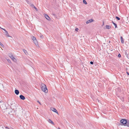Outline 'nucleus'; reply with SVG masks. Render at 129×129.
<instances>
[{
    "label": "nucleus",
    "mask_w": 129,
    "mask_h": 129,
    "mask_svg": "<svg viewBox=\"0 0 129 129\" xmlns=\"http://www.w3.org/2000/svg\"><path fill=\"white\" fill-rule=\"evenodd\" d=\"M41 89L42 91L45 92H47L48 91L46 86L43 83L41 84Z\"/></svg>",
    "instance_id": "1"
},
{
    "label": "nucleus",
    "mask_w": 129,
    "mask_h": 129,
    "mask_svg": "<svg viewBox=\"0 0 129 129\" xmlns=\"http://www.w3.org/2000/svg\"><path fill=\"white\" fill-rule=\"evenodd\" d=\"M10 57L15 62H17V60L13 56V55L11 54L9 55Z\"/></svg>",
    "instance_id": "2"
},
{
    "label": "nucleus",
    "mask_w": 129,
    "mask_h": 129,
    "mask_svg": "<svg viewBox=\"0 0 129 129\" xmlns=\"http://www.w3.org/2000/svg\"><path fill=\"white\" fill-rule=\"evenodd\" d=\"M121 123L123 124H125L127 123V121L125 119H123L121 120Z\"/></svg>",
    "instance_id": "3"
},
{
    "label": "nucleus",
    "mask_w": 129,
    "mask_h": 129,
    "mask_svg": "<svg viewBox=\"0 0 129 129\" xmlns=\"http://www.w3.org/2000/svg\"><path fill=\"white\" fill-rule=\"evenodd\" d=\"M51 109L52 111L58 114V111L55 108L52 107L51 108Z\"/></svg>",
    "instance_id": "4"
},
{
    "label": "nucleus",
    "mask_w": 129,
    "mask_h": 129,
    "mask_svg": "<svg viewBox=\"0 0 129 129\" xmlns=\"http://www.w3.org/2000/svg\"><path fill=\"white\" fill-rule=\"evenodd\" d=\"M47 121L49 123H50L53 124V125H54V123H53V122L50 119H48Z\"/></svg>",
    "instance_id": "5"
},
{
    "label": "nucleus",
    "mask_w": 129,
    "mask_h": 129,
    "mask_svg": "<svg viewBox=\"0 0 129 129\" xmlns=\"http://www.w3.org/2000/svg\"><path fill=\"white\" fill-rule=\"evenodd\" d=\"M45 17L47 20H50V18L46 14H45Z\"/></svg>",
    "instance_id": "6"
},
{
    "label": "nucleus",
    "mask_w": 129,
    "mask_h": 129,
    "mask_svg": "<svg viewBox=\"0 0 129 129\" xmlns=\"http://www.w3.org/2000/svg\"><path fill=\"white\" fill-rule=\"evenodd\" d=\"M93 20L92 19H90L89 20H88L87 21H86V24H88V23H90V22H93Z\"/></svg>",
    "instance_id": "7"
},
{
    "label": "nucleus",
    "mask_w": 129,
    "mask_h": 129,
    "mask_svg": "<svg viewBox=\"0 0 129 129\" xmlns=\"http://www.w3.org/2000/svg\"><path fill=\"white\" fill-rule=\"evenodd\" d=\"M19 97L22 100H24L25 99L24 96L22 95H20Z\"/></svg>",
    "instance_id": "8"
},
{
    "label": "nucleus",
    "mask_w": 129,
    "mask_h": 129,
    "mask_svg": "<svg viewBox=\"0 0 129 129\" xmlns=\"http://www.w3.org/2000/svg\"><path fill=\"white\" fill-rule=\"evenodd\" d=\"M15 92L16 95H18L19 93V91L18 90H16L15 91Z\"/></svg>",
    "instance_id": "9"
},
{
    "label": "nucleus",
    "mask_w": 129,
    "mask_h": 129,
    "mask_svg": "<svg viewBox=\"0 0 129 129\" xmlns=\"http://www.w3.org/2000/svg\"><path fill=\"white\" fill-rule=\"evenodd\" d=\"M33 41L36 45L37 46L38 45L37 41L36 39Z\"/></svg>",
    "instance_id": "10"
},
{
    "label": "nucleus",
    "mask_w": 129,
    "mask_h": 129,
    "mask_svg": "<svg viewBox=\"0 0 129 129\" xmlns=\"http://www.w3.org/2000/svg\"><path fill=\"white\" fill-rule=\"evenodd\" d=\"M120 40L121 41V43L122 44L124 43V41L123 40V38L121 36L120 37Z\"/></svg>",
    "instance_id": "11"
},
{
    "label": "nucleus",
    "mask_w": 129,
    "mask_h": 129,
    "mask_svg": "<svg viewBox=\"0 0 129 129\" xmlns=\"http://www.w3.org/2000/svg\"><path fill=\"white\" fill-rule=\"evenodd\" d=\"M23 51L25 54L26 55H27L28 54V53L27 51L25 49H23Z\"/></svg>",
    "instance_id": "12"
},
{
    "label": "nucleus",
    "mask_w": 129,
    "mask_h": 129,
    "mask_svg": "<svg viewBox=\"0 0 129 129\" xmlns=\"http://www.w3.org/2000/svg\"><path fill=\"white\" fill-rule=\"evenodd\" d=\"M106 27L107 29H109L111 28V26H110L107 25L106 26Z\"/></svg>",
    "instance_id": "13"
},
{
    "label": "nucleus",
    "mask_w": 129,
    "mask_h": 129,
    "mask_svg": "<svg viewBox=\"0 0 129 129\" xmlns=\"http://www.w3.org/2000/svg\"><path fill=\"white\" fill-rule=\"evenodd\" d=\"M6 35L7 37H11L9 35L8 32H6Z\"/></svg>",
    "instance_id": "14"
},
{
    "label": "nucleus",
    "mask_w": 129,
    "mask_h": 129,
    "mask_svg": "<svg viewBox=\"0 0 129 129\" xmlns=\"http://www.w3.org/2000/svg\"><path fill=\"white\" fill-rule=\"evenodd\" d=\"M2 29H3L4 31V33H6V32H8L4 28H2Z\"/></svg>",
    "instance_id": "15"
},
{
    "label": "nucleus",
    "mask_w": 129,
    "mask_h": 129,
    "mask_svg": "<svg viewBox=\"0 0 129 129\" xmlns=\"http://www.w3.org/2000/svg\"><path fill=\"white\" fill-rule=\"evenodd\" d=\"M32 39L33 40V41L34 40H36V38L35 37H32Z\"/></svg>",
    "instance_id": "16"
},
{
    "label": "nucleus",
    "mask_w": 129,
    "mask_h": 129,
    "mask_svg": "<svg viewBox=\"0 0 129 129\" xmlns=\"http://www.w3.org/2000/svg\"><path fill=\"white\" fill-rule=\"evenodd\" d=\"M126 125L129 127V122H127V123H126Z\"/></svg>",
    "instance_id": "17"
},
{
    "label": "nucleus",
    "mask_w": 129,
    "mask_h": 129,
    "mask_svg": "<svg viewBox=\"0 0 129 129\" xmlns=\"http://www.w3.org/2000/svg\"><path fill=\"white\" fill-rule=\"evenodd\" d=\"M83 2L85 4H87V3L85 0H83Z\"/></svg>",
    "instance_id": "18"
},
{
    "label": "nucleus",
    "mask_w": 129,
    "mask_h": 129,
    "mask_svg": "<svg viewBox=\"0 0 129 129\" xmlns=\"http://www.w3.org/2000/svg\"><path fill=\"white\" fill-rule=\"evenodd\" d=\"M116 19L118 20H120V18H119V17H117V16H116Z\"/></svg>",
    "instance_id": "19"
},
{
    "label": "nucleus",
    "mask_w": 129,
    "mask_h": 129,
    "mask_svg": "<svg viewBox=\"0 0 129 129\" xmlns=\"http://www.w3.org/2000/svg\"><path fill=\"white\" fill-rule=\"evenodd\" d=\"M113 24L115 25V28H116L117 27V26L116 24L115 23H113Z\"/></svg>",
    "instance_id": "20"
},
{
    "label": "nucleus",
    "mask_w": 129,
    "mask_h": 129,
    "mask_svg": "<svg viewBox=\"0 0 129 129\" xmlns=\"http://www.w3.org/2000/svg\"><path fill=\"white\" fill-rule=\"evenodd\" d=\"M0 45L2 47L4 46L3 45V44H2L1 42H0Z\"/></svg>",
    "instance_id": "21"
},
{
    "label": "nucleus",
    "mask_w": 129,
    "mask_h": 129,
    "mask_svg": "<svg viewBox=\"0 0 129 129\" xmlns=\"http://www.w3.org/2000/svg\"><path fill=\"white\" fill-rule=\"evenodd\" d=\"M7 61L9 62H10V63L11 62V61L9 59H7Z\"/></svg>",
    "instance_id": "22"
},
{
    "label": "nucleus",
    "mask_w": 129,
    "mask_h": 129,
    "mask_svg": "<svg viewBox=\"0 0 129 129\" xmlns=\"http://www.w3.org/2000/svg\"><path fill=\"white\" fill-rule=\"evenodd\" d=\"M127 18V20L126 21H127V23H128V22H129V20H128V18Z\"/></svg>",
    "instance_id": "23"
},
{
    "label": "nucleus",
    "mask_w": 129,
    "mask_h": 129,
    "mask_svg": "<svg viewBox=\"0 0 129 129\" xmlns=\"http://www.w3.org/2000/svg\"><path fill=\"white\" fill-rule=\"evenodd\" d=\"M34 7L35 8V9L36 10V11H38V9H37L35 6H34Z\"/></svg>",
    "instance_id": "24"
},
{
    "label": "nucleus",
    "mask_w": 129,
    "mask_h": 129,
    "mask_svg": "<svg viewBox=\"0 0 129 129\" xmlns=\"http://www.w3.org/2000/svg\"><path fill=\"white\" fill-rule=\"evenodd\" d=\"M118 56L119 57H121V55L119 54L118 55Z\"/></svg>",
    "instance_id": "25"
},
{
    "label": "nucleus",
    "mask_w": 129,
    "mask_h": 129,
    "mask_svg": "<svg viewBox=\"0 0 129 129\" xmlns=\"http://www.w3.org/2000/svg\"><path fill=\"white\" fill-rule=\"evenodd\" d=\"M78 29L77 28H76L75 29V30L76 31H78Z\"/></svg>",
    "instance_id": "26"
},
{
    "label": "nucleus",
    "mask_w": 129,
    "mask_h": 129,
    "mask_svg": "<svg viewBox=\"0 0 129 129\" xmlns=\"http://www.w3.org/2000/svg\"><path fill=\"white\" fill-rule=\"evenodd\" d=\"M37 102H38V103L39 104H40V105H41V103L39 101H37Z\"/></svg>",
    "instance_id": "27"
},
{
    "label": "nucleus",
    "mask_w": 129,
    "mask_h": 129,
    "mask_svg": "<svg viewBox=\"0 0 129 129\" xmlns=\"http://www.w3.org/2000/svg\"><path fill=\"white\" fill-rule=\"evenodd\" d=\"M90 63L91 64H93V62L92 61H91L90 62Z\"/></svg>",
    "instance_id": "28"
},
{
    "label": "nucleus",
    "mask_w": 129,
    "mask_h": 129,
    "mask_svg": "<svg viewBox=\"0 0 129 129\" xmlns=\"http://www.w3.org/2000/svg\"><path fill=\"white\" fill-rule=\"evenodd\" d=\"M127 74L128 75H129V73H128V72H127Z\"/></svg>",
    "instance_id": "29"
},
{
    "label": "nucleus",
    "mask_w": 129,
    "mask_h": 129,
    "mask_svg": "<svg viewBox=\"0 0 129 129\" xmlns=\"http://www.w3.org/2000/svg\"><path fill=\"white\" fill-rule=\"evenodd\" d=\"M0 28L1 29H2V28H2V27H1L0 26Z\"/></svg>",
    "instance_id": "30"
},
{
    "label": "nucleus",
    "mask_w": 129,
    "mask_h": 129,
    "mask_svg": "<svg viewBox=\"0 0 129 129\" xmlns=\"http://www.w3.org/2000/svg\"><path fill=\"white\" fill-rule=\"evenodd\" d=\"M112 23H113H113H114L113 21H112Z\"/></svg>",
    "instance_id": "31"
},
{
    "label": "nucleus",
    "mask_w": 129,
    "mask_h": 129,
    "mask_svg": "<svg viewBox=\"0 0 129 129\" xmlns=\"http://www.w3.org/2000/svg\"><path fill=\"white\" fill-rule=\"evenodd\" d=\"M57 129H60V128H58Z\"/></svg>",
    "instance_id": "32"
},
{
    "label": "nucleus",
    "mask_w": 129,
    "mask_h": 129,
    "mask_svg": "<svg viewBox=\"0 0 129 129\" xmlns=\"http://www.w3.org/2000/svg\"><path fill=\"white\" fill-rule=\"evenodd\" d=\"M42 36H41V37H42Z\"/></svg>",
    "instance_id": "33"
}]
</instances>
